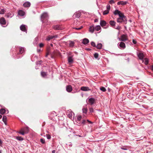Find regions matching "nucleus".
<instances>
[{
  "label": "nucleus",
  "instance_id": "obj_3",
  "mask_svg": "<svg viewBox=\"0 0 153 153\" xmlns=\"http://www.w3.org/2000/svg\"><path fill=\"white\" fill-rule=\"evenodd\" d=\"M126 17L118 18L117 19V22L120 23H126Z\"/></svg>",
  "mask_w": 153,
  "mask_h": 153
},
{
  "label": "nucleus",
  "instance_id": "obj_60",
  "mask_svg": "<svg viewBox=\"0 0 153 153\" xmlns=\"http://www.w3.org/2000/svg\"><path fill=\"white\" fill-rule=\"evenodd\" d=\"M86 49L88 51H91V50L90 48H86Z\"/></svg>",
  "mask_w": 153,
  "mask_h": 153
},
{
  "label": "nucleus",
  "instance_id": "obj_18",
  "mask_svg": "<svg viewBox=\"0 0 153 153\" xmlns=\"http://www.w3.org/2000/svg\"><path fill=\"white\" fill-rule=\"evenodd\" d=\"M100 24L101 26L103 27L106 25L107 23L104 20H101Z\"/></svg>",
  "mask_w": 153,
  "mask_h": 153
},
{
  "label": "nucleus",
  "instance_id": "obj_19",
  "mask_svg": "<svg viewBox=\"0 0 153 153\" xmlns=\"http://www.w3.org/2000/svg\"><path fill=\"white\" fill-rule=\"evenodd\" d=\"M127 3V1H119L117 2V5H126Z\"/></svg>",
  "mask_w": 153,
  "mask_h": 153
},
{
  "label": "nucleus",
  "instance_id": "obj_8",
  "mask_svg": "<svg viewBox=\"0 0 153 153\" xmlns=\"http://www.w3.org/2000/svg\"><path fill=\"white\" fill-rule=\"evenodd\" d=\"M120 41H125L127 40V36L125 35H123L121 36L120 38H119Z\"/></svg>",
  "mask_w": 153,
  "mask_h": 153
},
{
  "label": "nucleus",
  "instance_id": "obj_11",
  "mask_svg": "<svg viewBox=\"0 0 153 153\" xmlns=\"http://www.w3.org/2000/svg\"><path fill=\"white\" fill-rule=\"evenodd\" d=\"M14 15V13L11 12L8 13L5 16L7 18H11Z\"/></svg>",
  "mask_w": 153,
  "mask_h": 153
},
{
  "label": "nucleus",
  "instance_id": "obj_29",
  "mask_svg": "<svg viewBox=\"0 0 153 153\" xmlns=\"http://www.w3.org/2000/svg\"><path fill=\"white\" fill-rule=\"evenodd\" d=\"M15 138H16L18 140L20 141H22L24 140V139L22 137L20 136H16Z\"/></svg>",
  "mask_w": 153,
  "mask_h": 153
},
{
  "label": "nucleus",
  "instance_id": "obj_38",
  "mask_svg": "<svg viewBox=\"0 0 153 153\" xmlns=\"http://www.w3.org/2000/svg\"><path fill=\"white\" fill-rule=\"evenodd\" d=\"M100 89L103 92H105L106 91L105 88L103 87H101L100 88Z\"/></svg>",
  "mask_w": 153,
  "mask_h": 153
},
{
  "label": "nucleus",
  "instance_id": "obj_50",
  "mask_svg": "<svg viewBox=\"0 0 153 153\" xmlns=\"http://www.w3.org/2000/svg\"><path fill=\"white\" fill-rule=\"evenodd\" d=\"M72 115H73V113H71L69 114L68 115V116L69 117V118H72Z\"/></svg>",
  "mask_w": 153,
  "mask_h": 153
},
{
  "label": "nucleus",
  "instance_id": "obj_27",
  "mask_svg": "<svg viewBox=\"0 0 153 153\" xmlns=\"http://www.w3.org/2000/svg\"><path fill=\"white\" fill-rule=\"evenodd\" d=\"M6 113V111L4 109L1 108L0 110V113L2 114H4Z\"/></svg>",
  "mask_w": 153,
  "mask_h": 153
},
{
  "label": "nucleus",
  "instance_id": "obj_44",
  "mask_svg": "<svg viewBox=\"0 0 153 153\" xmlns=\"http://www.w3.org/2000/svg\"><path fill=\"white\" fill-rule=\"evenodd\" d=\"M42 62V61H38L36 62V64L37 65H40L41 64Z\"/></svg>",
  "mask_w": 153,
  "mask_h": 153
},
{
  "label": "nucleus",
  "instance_id": "obj_53",
  "mask_svg": "<svg viewBox=\"0 0 153 153\" xmlns=\"http://www.w3.org/2000/svg\"><path fill=\"white\" fill-rule=\"evenodd\" d=\"M82 26H81L80 27H79V28H74L76 29V30H80L81 29V28H82Z\"/></svg>",
  "mask_w": 153,
  "mask_h": 153
},
{
  "label": "nucleus",
  "instance_id": "obj_24",
  "mask_svg": "<svg viewBox=\"0 0 153 153\" xmlns=\"http://www.w3.org/2000/svg\"><path fill=\"white\" fill-rule=\"evenodd\" d=\"M18 14L21 16H23L25 15V12L22 10H19L18 12Z\"/></svg>",
  "mask_w": 153,
  "mask_h": 153
},
{
  "label": "nucleus",
  "instance_id": "obj_61",
  "mask_svg": "<svg viewBox=\"0 0 153 153\" xmlns=\"http://www.w3.org/2000/svg\"><path fill=\"white\" fill-rule=\"evenodd\" d=\"M55 150H53L52 151V153H55Z\"/></svg>",
  "mask_w": 153,
  "mask_h": 153
},
{
  "label": "nucleus",
  "instance_id": "obj_28",
  "mask_svg": "<svg viewBox=\"0 0 153 153\" xmlns=\"http://www.w3.org/2000/svg\"><path fill=\"white\" fill-rule=\"evenodd\" d=\"M38 37H37L35 38V39L33 42V44L34 45H37L38 44Z\"/></svg>",
  "mask_w": 153,
  "mask_h": 153
},
{
  "label": "nucleus",
  "instance_id": "obj_47",
  "mask_svg": "<svg viewBox=\"0 0 153 153\" xmlns=\"http://www.w3.org/2000/svg\"><path fill=\"white\" fill-rule=\"evenodd\" d=\"M46 137L48 139H50L51 138V136L50 135L48 134H46Z\"/></svg>",
  "mask_w": 153,
  "mask_h": 153
},
{
  "label": "nucleus",
  "instance_id": "obj_25",
  "mask_svg": "<svg viewBox=\"0 0 153 153\" xmlns=\"http://www.w3.org/2000/svg\"><path fill=\"white\" fill-rule=\"evenodd\" d=\"M109 24L112 27H114L116 24V22L114 21H110L109 22Z\"/></svg>",
  "mask_w": 153,
  "mask_h": 153
},
{
  "label": "nucleus",
  "instance_id": "obj_20",
  "mask_svg": "<svg viewBox=\"0 0 153 153\" xmlns=\"http://www.w3.org/2000/svg\"><path fill=\"white\" fill-rule=\"evenodd\" d=\"M143 62H144V63L146 65H147L149 62V60L148 58H145L144 59L142 60Z\"/></svg>",
  "mask_w": 153,
  "mask_h": 153
},
{
  "label": "nucleus",
  "instance_id": "obj_23",
  "mask_svg": "<svg viewBox=\"0 0 153 153\" xmlns=\"http://www.w3.org/2000/svg\"><path fill=\"white\" fill-rule=\"evenodd\" d=\"M23 131L25 133V134L27 133H28L29 131V128L28 127H26L24 128L23 129H22Z\"/></svg>",
  "mask_w": 153,
  "mask_h": 153
},
{
  "label": "nucleus",
  "instance_id": "obj_51",
  "mask_svg": "<svg viewBox=\"0 0 153 153\" xmlns=\"http://www.w3.org/2000/svg\"><path fill=\"white\" fill-rule=\"evenodd\" d=\"M132 42L134 44H136L137 43V41L136 40L133 39L132 40Z\"/></svg>",
  "mask_w": 153,
  "mask_h": 153
},
{
  "label": "nucleus",
  "instance_id": "obj_56",
  "mask_svg": "<svg viewBox=\"0 0 153 153\" xmlns=\"http://www.w3.org/2000/svg\"><path fill=\"white\" fill-rule=\"evenodd\" d=\"M2 143V142L1 140L0 139V146H1Z\"/></svg>",
  "mask_w": 153,
  "mask_h": 153
},
{
  "label": "nucleus",
  "instance_id": "obj_37",
  "mask_svg": "<svg viewBox=\"0 0 153 153\" xmlns=\"http://www.w3.org/2000/svg\"><path fill=\"white\" fill-rule=\"evenodd\" d=\"M109 12V11L107 10H105L103 12V15H105L107 14Z\"/></svg>",
  "mask_w": 153,
  "mask_h": 153
},
{
  "label": "nucleus",
  "instance_id": "obj_6",
  "mask_svg": "<svg viewBox=\"0 0 153 153\" xmlns=\"http://www.w3.org/2000/svg\"><path fill=\"white\" fill-rule=\"evenodd\" d=\"M53 28L55 30H62L63 29V28L60 25H59L53 26Z\"/></svg>",
  "mask_w": 153,
  "mask_h": 153
},
{
  "label": "nucleus",
  "instance_id": "obj_45",
  "mask_svg": "<svg viewBox=\"0 0 153 153\" xmlns=\"http://www.w3.org/2000/svg\"><path fill=\"white\" fill-rule=\"evenodd\" d=\"M5 12V11L4 9H2L0 11V14H4V13Z\"/></svg>",
  "mask_w": 153,
  "mask_h": 153
},
{
  "label": "nucleus",
  "instance_id": "obj_52",
  "mask_svg": "<svg viewBox=\"0 0 153 153\" xmlns=\"http://www.w3.org/2000/svg\"><path fill=\"white\" fill-rule=\"evenodd\" d=\"M121 149L124 150H127V149L126 147H123L121 148Z\"/></svg>",
  "mask_w": 153,
  "mask_h": 153
},
{
  "label": "nucleus",
  "instance_id": "obj_63",
  "mask_svg": "<svg viewBox=\"0 0 153 153\" xmlns=\"http://www.w3.org/2000/svg\"><path fill=\"white\" fill-rule=\"evenodd\" d=\"M2 116L1 115H0V119H1L2 118Z\"/></svg>",
  "mask_w": 153,
  "mask_h": 153
},
{
  "label": "nucleus",
  "instance_id": "obj_46",
  "mask_svg": "<svg viewBox=\"0 0 153 153\" xmlns=\"http://www.w3.org/2000/svg\"><path fill=\"white\" fill-rule=\"evenodd\" d=\"M90 112L91 113L94 112V110L92 108H89Z\"/></svg>",
  "mask_w": 153,
  "mask_h": 153
},
{
  "label": "nucleus",
  "instance_id": "obj_35",
  "mask_svg": "<svg viewBox=\"0 0 153 153\" xmlns=\"http://www.w3.org/2000/svg\"><path fill=\"white\" fill-rule=\"evenodd\" d=\"M41 75L42 77H45L47 75L46 73L44 72H42Z\"/></svg>",
  "mask_w": 153,
  "mask_h": 153
},
{
  "label": "nucleus",
  "instance_id": "obj_43",
  "mask_svg": "<svg viewBox=\"0 0 153 153\" xmlns=\"http://www.w3.org/2000/svg\"><path fill=\"white\" fill-rule=\"evenodd\" d=\"M91 45L94 47H96V46L95 43L93 42H91Z\"/></svg>",
  "mask_w": 153,
  "mask_h": 153
},
{
  "label": "nucleus",
  "instance_id": "obj_1",
  "mask_svg": "<svg viewBox=\"0 0 153 153\" xmlns=\"http://www.w3.org/2000/svg\"><path fill=\"white\" fill-rule=\"evenodd\" d=\"M82 119V116H81L79 115L77 116L76 121L78 124V125L79 126H81L85 124V120H82L81 121Z\"/></svg>",
  "mask_w": 153,
  "mask_h": 153
},
{
  "label": "nucleus",
  "instance_id": "obj_13",
  "mask_svg": "<svg viewBox=\"0 0 153 153\" xmlns=\"http://www.w3.org/2000/svg\"><path fill=\"white\" fill-rule=\"evenodd\" d=\"M95 102L94 99L93 98H90L88 100V102L91 105H93Z\"/></svg>",
  "mask_w": 153,
  "mask_h": 153
},
{
  "label": "nucleus",
  "instance_id": "obj_55",
  "mask_svg": "<svg viewBox=\"0 0 153 153\" xmlns=\"http://www.w3.org/2000/svg\"><path fill=\"white\" fill-rule=\"evenodd\" d=\"M115 28L116 29H117V30H119L120 29L121 27H120L119 26V25H118V26L117 27Z\"/></svg>",
  "mask_w": 153,
  "mask_h": 153
},
{
  "label": "nucleus",
  "instance_id": "obj_36",
  "mask_svg": "<svg viewBox=\"0 0 153 153\" xmlns=\"http://www.w3.org/2000/svg\"><path fill=\"white\" fill-rule=\"evenodd\" d=\"M2 120L4 122V123L6 124V123H6V120H7V117L6 116H4L2 118Z\"/></svg>",
  "mask_w": 153,
  "mask_h": 153
},
{
  "label": "nucleus",
  "instance_id": "obj_17",
  "mask_svg": "<svg viewBox=\"0 0 153 153\" xmlns=\"http://www.w3.org/2000/svg\"><path fill=\"white\" fill-rule=\"evenodd\" d=\"M81 15V13L79 12H77L75 13L74 14V16L77 18H79Z\"/></svg>",
  "mask_w": 153,
  "mask_h": 153
},
{
  "label": "nucleus",
  "instance_id": "obj_32",
  "mask_svg": "<svg viewBox=\"0 0 153 153\" xmlns=\"http://www.w3.org/2000/svg\"><path fill=\"white\" fill-rule=\"evenodd\" d=\"M69 46L70 47H73L74 46V42L71 41H69Z\"/></svg>",
  "mask_w": 153,
  "mask_h": 153
},
{
  "label": "nucleus",
  "instance_id": "obj_42",
  "mask_svg": "<svg viewBox=\"0 0 153 153\" xmlns=\"http://www.w3.org/2000/svg\"><path fill=\"white\" fill-rule=\"evenodd\" d=\"M40 142L42 144H45V141L44 139L43 138H41L40 139Z\"/></svg>",
  "mask_w": 153,
  "mask_h": 153
},
{
  "label": "nucleus",
  "instance_id": "obj_41",
  "mask_svg": "<svg viewBox=\"0 0 153 153\" xmlns=\"http://www.w3.org/2000/svg\"><path fill=\"white\" fill-rule=\"evenodd\" d=\"M99 56V54L97 53H95L94 54V56L96 59H97Z\"/></svg>",
  "mask_w": 153,
  "mask_h": 153
},
{
  "label": "nucleus",
  "instance_id": "obj_40",
  "mask_svg": "<svg viewBox=\"0 0 153 153\" xmlns=\"http://www.w3.org/2000/svg\"><path fill=\"white\" fill-rule=\"evenodd\" d=\"M19 133L21 134L22 135H24L25 133L23 131V130L22 129L19 132Z\"/></svg>",
  "mask_w": 153,
  "mask_h": 153
},
{
  "label": "nucleus",
  "instance_id": "obj_15",
  "mask_svg": "<svg viewBox=\"0 0 153 153\" xmlns=\"http://www.w3.org/2000/svg\"><path fill=\"white\" fill-rule=\"evenodd\" d=\"M30 3L28 1H27L24 3L23 4V6L25 7H28L30 6Z\"/></svg>",
  "mask_w": 153,
  "mask_h": 153
},
{
  "label": "nucleus",
  "instance_id": "obj_16",
  "mask_svg": "<svg viewBox=\"0 0 153 153\" xmlns=\"http://www.w3.org/2000/svg\"><path fill=\"white\" fill-rule=\"evenodd\" d=\"M57 37V35H55V36H49L47 38V40L48 41H49L51 39H53L54 38H56Z\"/></svg>",
  "mask_w": 153,
  "mask_h": 153
},
{
  "label": "nucleus",
  "instance_id": "obj_58",
  "mask_svg": "<svg viewBox=\"0 0 153 153\" xmlns=\"http://www.w3.org/2000/svg\"><path fill=\"white\" fill-rule=\"evenodd\" d=\"M98 19H95L94 20V22H98Z\"/></svg>",
  "mask_w": 153,
  "mask_h": 153
},
{
  "label": "nucleus",
  "instance_id": "obj_62",
  "mask_svg": "<svg viewBox=\"0 0 153 153\" xmlns=\"http://www.w3.org/2000/svg\"><path fill=\"white\" fill-rule=\"evenodd\" d=\"M54 5V4H51L50 5V6H52L53 5Z\"/></svg>",
  "mask_w": 153,
  "mask_h": 153
},
{
  "label": "nucleus",
  "instance_id": "obj_12",
  "mask_svg": "<svg viewBox=\"0 0 153 153\" xmlns=\"http://www.w3.org/2000/svg\"><path fill=\"white\" fill-rule=\"evenodd\" d=\"M81 90L84 91H91V89H89L88 87L83 86L81 88Z\"/></svg>",
  "mask_w": 153,
  "mask_h": 153
},
{
  "label": "nucleus",
  "instance_id": "obj_21",
  "mask_svg": "<svg viewBox=\"0 0 153 153\" xmlns=\"http://www.w3.org/2000/svg\"><path fill=\"white\" fill-rule=\"evenodd\" d=\"M89 42V40L87 38H84L82 41V43L84 45H86Z\"/></svg>",
  "mask_w": 153,
  "mask_h": 153
},
{
  "label": "nucleus",
  "instance_id": "obj_5",
  "mask_svg": "<svg viewBox=\"0 0 153 153\" xmlns=\"http://www.w3.org/2000/svg\"><path fill=\"white\" fill-rule=\"evenodd\" d=\"M27 26L25 25L22 24L21 25L20 27V29L22 31L25 32L26 33L27 32Z\"/></svg>",
  "mask_w": 153,
  "mask_h": 153
},
{
  "label": "nucleus",
  "instance_id": "obj_64",
  "mask_svg": "<svg viewBox=\"0 0 153 153\" xmlns=\"http://www.w3.org/2000/svg\"><path fill=\"white\" fill-rule=\"evenodd\" d=\"M2 151L1 150H0V153H2Z\"/></svg>",
  "mask_w": 153,
  "mask_h": 153
},
{
  "label": "nucleus",
  "instance_id": "obj_31",
  "mask_svg": "<svg viewBox=\"0 0 153 153\" xmlns=\"http://www.w3.org/2000/svg\"><path fill=\"white\" fill-rule=\"evenodd\" d=\"M94 27H95V30H96L97 31H98L99 30H100L101 29V27L99 25H97Z\"/></svg>",
  "mask_w": 153,
  "mask_h": 153
},
{
  "label": "nucleus",
  "instance_id": "obj_59",
  "mask_svg": "<svg viewBox=\"0 0 153 153\" xmlns=\"http://www.w3.org/2000/svg\"><path fill=\"white\" fill-rule=\"evenodd\" d=\"M87 121L90 123H92V122H91V121H89V120H87Z\"/></svg>",
  "mask_w": 153,
  "mask_h": 153
},
{
  "label": "nucleus",
  "instance_id": "obj_49",
  "mask_svg": "<svg viewBox=\"0 0 153 153\" xmlns=\"http://www.w3.org/2000/svg\"><path fill=\"white\" fill-rule=\"evenodd\" d=\"M109 3L110 4H112L114 3L115 2L113 0H111L109 1Z\"/></svg>",
  "mask_w": 153,
  "mask_h": 153
},
{
  "label": "nucleus",
  "instance_id": "obj_33",
  "mask_svg": "<svg viewBox=\"0 0 153 153\" xmlns=\"http://www.w3.org/2000/svg\"><path fill=\"white\" fill-rule=\"evenodd\" d=\"M120 12V11H119L118 10H116L114 11V14L115 15H118L119 14Z\"/></svg>",
  "mask_w": 153,
  "mask_h": 153
},
{
  "label": "nucleus",
  "instance_id": "obj_9",
  "mask_svg": "<svg viewBox=\"0 0 153 153\" xmlns=\"http://www.w3.org/2000/svg\"><path fill=\"white\" fill-rule=\"evenodd\" d=\"M137 55L139 59L141 60H143L144 57V56L143 53L141 52L137 53Z\"/></svg>",
  "mask_w": 153,
  "mask_h": 153
},
{
  "label": "nucleus",
  "instance_id": "obj_48",
  "mask_svg": "<svg viewBox=\"0 0 153 153\" xmlns=\"http://www.w3.org/2000/svg\"><path fill=\"white\" fill-rule=\"evenodd\" d=\"M106 8L107 9V10H109V11L110 8H111L110 5L109 4L107 5L106 6Z\"/></svg>",
  "mask_w": 153,
  "mask_h": 153
},
{
  "label": "nucleus",
  "instance_id": "obj_26",
  "mask_svg": "<svg viewBox=\"0 0 153 153\" xmlns=\"http://www.w3.org/2000/svg\"><path fill=\"white\" fill-rule=\"evenodd\" d=\"M68 62L70 64H71L73 63V59L72 57L69 56L68 57Z\"/></svg>",
  "mask_w": 153,
  "mask_h": 153
},
{
  "label": "nucleus",
  "instance_id": "obj_39",
  "mask_svg": "<svg viewBox=\"0 0 153 153\" xmlns=\"http://www.w3.org/2000/svg\"><path fill=\"white\" fill-rule=\"evenodd\" d=\"M82 111L83 113L86 114L87 112V109L86 108H83Z\"/></svg>",
  "mask_w": 153,
  "mask_h": 153
},
{
  "label": "nucleus",
  "instance_id": "obj_54",
  "mask_svg": "<svg viewBox=\"0 0 153 153\" xmlns=\"http://www.w3.org/2000/svg\"><path fill=\"white\" fill-rule=\"evenodd\" d=\"M44 45V44L42 43H41L39 44V46L40 48H42L43 47Z\"/></svg>",
  "mask_w": 153,
  "mask_h": 153
},
{
  "label": "nucleus",
  "instance_id": "obj_7",
  "mask_svg": "<svg viewBox=\"0 0 153 153\" xmlns=\"http://www.w3.org/2000/svg\"><path fill=\"white\" fill-rule=\"evenodd\" d=\"M0 24L2 26L4 27V25L6 24V22L5 19L3 17H1L0 19Z\"/></svg>",
  "mask_w": 153,
  "mask_h": 153
},
{
  "label": "nucleus",
  "instance_id": "obj_2",
  "mask_svg": "<svg viewBox=\"0 0 153 153\" xmlns=\"http://www.w3.org/2000/svg\"><path fill=\"white\" fill-rule=\"evenodd\" d=\"M48 15L47 13H43L41 16V20L43 22H46L48 19Z\"/></svg>",
  "mask_w": 153,
  "mask_h": 153
},
{
  "label": "nucleus",
  "instance_id": "obj_22",
  "mask_svg": "<svg viewBox=\"0 0 153 153\" xmlns=\"http://www.w3.org/2000/svg\"><path fill=\"white\" fill-rule=\"evenodd\" d=\"M95 30V27L94 25H92L90 26L89 28V31L91 33H93Z\"/></svg>",
  "mask_w": 153,
  "mask_h": 153
},
{
  "label": "nucleus",
  "instance_id": "obj_4",
  "mask_svg": "<svg viewBox=\"0 0 153 153\" xmlns=\"http://www.w3.org/2000/svg\"><path fill=\"white\" fill-rule=\"evenodd\" d=\"M19 52L18 53L17 55L16 56V58L18 59L20 58L21 56H20V54H22L24 51L25 50L23 47H19Z\"/></svg>",
  "mask_w": 153,
  "mask_h": 153
},
{
  "label": "nucleus",
  "instance_id": "obj_57",
  "mask_svg": "<svg viewBox=\"0 0 153 153\" xmlns=\"http://www.w3.org/2000/svg\"><path fill=\"white\" fill-rule=\"evenodd\" d=\"M151 70L152 71H153V64L151 66Z\"/></svg>",
  "mask_w": 153,
  "mask_h": 153
},
{
  "label": "nucleus",
  "instance_id": "obj_30",
  "mask_svg": "<svg viewBox=\"0 0 153 153\" xmlns=\"http://www.w3.org/2000/svg\"><path fill=\"white\" fill-rule=\"evenodd\" d=\"M102 47V45L101 43H98L97 46L96 47H97V48L99 49H101Z\"/></svg>",
  "mask_w": 153,
  "mask_h": 153
},
{
  "label": "nucleus",
  "instance_id": "obj_10",
  "mask_svg": "<svg viewBox=\"0 0 153 153\" xmlns=\"http://www.w3.org/2000/svg\"><path fill=\"white\" fill-rule=\"evenodd\" d=\"M120 48L121 49H124L126 47L125 44L123 42H121L118 44Z\"/></svg>",
  "mask_w": 153,
  "mask_h": 153
},
{
  "label": "nucleus",
  "instance_id": "obj_34",
  "mask_svg": "<svg viewBox=\"0 0 153 153\" xmlns=\"http://www.w3.org/2000/svg\"><path fill=\"white\" fill-rule=\"evenodd\" d=\"M119 17V18H123V17H126V16L124 15L121 12H120L119 14L118 15Z\"/></svg>",
  "mask_w": 153,
  "mask_h": 153
},
{
  "label": "nucleus",
  "instance_id": "obj_14",
  "mask_svg": "<svg viewBox=\"0 0 153 153\" xmlns=\"http://www.w3.org/2000/svg\"><path fill=\"white\" fill-rule=\"evenodd\" d=\"M66 90L68 92H71L72 90V86L71 85H68L66 87Z\"/></svg>",
  "mask_w": 153,
  "mask_h": 153
}]
</instances>
